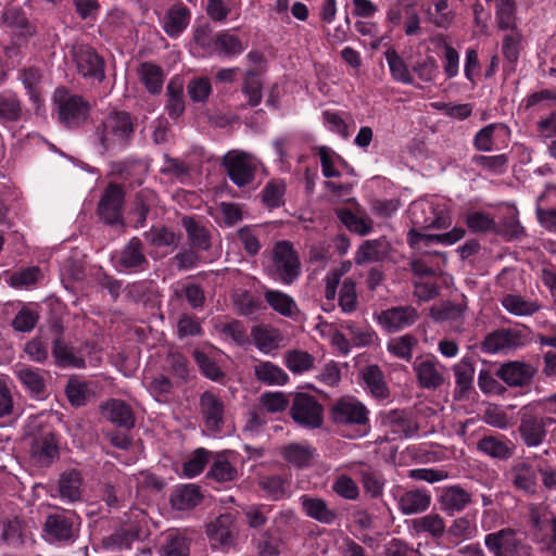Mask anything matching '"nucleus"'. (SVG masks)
I'll list each match as a JSON object with an SVG mask.
<instances>
[{
    "label": "nucleus",
    "instance_id": "56",
    "mask_svg": "<svg viewBox=\"0 0 556 556\" xmlns=\"http://www.w3.org/2000/svg\"><path fill=\"white\" fill-rule=\"evenodd\" d=\"M387 420L393 428L394 432L402 433L405 437L413 435L414 432H416L417 430V426L409 418L406 417L404 410H391L387 416Z\"/></svg>",
    "mask_w": 556,
    "mask_h": 556
},
{
    "label": "nucleus",
    "instance_id": "5",
    "mask_svg": "<svg viewBox=\"0 0 556 556\" xmlns=\"http://www.w3.org/2000/svg\"><path fill=\"white\" fill-rule=\"evenodd\" d=\"M222 164L230 180L238 187L250 185L255 178V160L249 153L230 151L223 157Z\"/></svg>",
    "mask_w": 556,
    "mask_h": 556
},
{
    "label": "nucleus",
    "instance_id": "14",
    "mask_svg": "<svg viewBox=\"0 0 556 556\" xmlns=\"http://www.w3.org/2000/svg\"><path fill=\"white\" fill-rule=\"evenodd\" d=\"M101 415L118 428L130 430L136 425V418L131 407L118 399H110L100 404Z\"/></svg>",
    "mask_w": 556,
    "mask_h": 556
},
{
    "label": "nucleus",
    "instance_id": "30",
    "mask_svg": "<svg viewBox=\"0 0 556 556\" xmlns=\"http://www.w3.org/2000/svg\"><path fill=\"white\" fill-rule=\"evenodd\" d=\"M438 363L431 359H425L414 364L419 384L426 389H438L444 382L442 374L437 368Z\"/></svg>",
    "mask_w": 556,
    "mask_h": 556
},
{
    "label": "nucleus",
    "instance_id": "49",
    "mask_svg": "<svg viewBox=\"0 0 556 556\" xmlns=\"http://www.w3.org/2000/svg\"><path fill=\"white\" fill-rule=\"evenodd\" d=\"M473 533L475 528L466 517L456 518L447 529L445 528L446 539L454 545H457L462 540L472 538Z\"/></svg>",
    "mask_w": 556,
    "mask_h": 556
},
{
    "label": "nucleus",
    "instance_id": "31",
    "mask_svg": "<svg viewBox=\"0 0 556 556\" xmlns=\"http://www.w3.org/2000/svg\"><path fill=\"white\" fill-rule=\"evenodd\" d=\"M388 249L389 244L384 239L367 240L358 248L354 261L357 265L382 261Z\"/></svg>",
    "mask_w": 556,
    "mask_h": 556
},
{
    "label": "nucleus",
    "instance_id": "54",
    "mask_svg": "<svg viewBox=\"0 0 556 556\" xmlns=\"http://www.w3.org/2000/svg\"><path fill=\"white\" fill-rule=\"evenodd\" d=\"M453 371L456 378V384L462 393L471 389L475 368L471 362L464 358L460 363L454 365Z\"/></svg>",
    "mask_w": 556,
    "mask_h": 556
},
{
    "label": "nucleus",
    "instance_id": "60",
    "mask_svg": "<svg viewBox=\"0 0 556 556\" xmlns=\"http://www.w3.org/2000/svg\"><path fill=\"white\" fill-rule=\"evenodd\" d=\"M286 186L282 182L269 181L262 191V201L269 208H276L283 204Z\"/></svg>",
    "mask_w": 556,
    "mask_h": 556
},
{
    "label": "nucleus",
    "instance_id": "42",
    "mask_svg": "<svg viewBox=\"0 0 556 556\" xmlns=\"http://www.w3.org/2000/svg\"><path fill=\"white\" fill-rule=\"evenodd\" d=\"M339 220L352 232L361 236L368 235L372 229V220L369 217H358L350 208L337 210Z\"/></svg>",
    "mask_w": 556,
    "mask_h": 556
},
{
    "label": "nucleus",
    "instance_id": "58",
    "mask_svg": "<svg viewBox=\"0 0 556 556\" xmlns=\"http://www.w3.org/2000/svg\"><path fill=\"white\" fill-rule=\"evenodd\" d=\"M362 484L366 493L372 498H378L382 495L384 479L379 472L370 469L361 471Z\"/></svg>",
    "mask_w": 556,
    "mask_h": 556
},
{
    "label": "nucleus",
    "instance_id": "21",
    "mask_svg": "<svg viewBox=\"0 0 556 556\" xmlns=\"http://www.w3.org/2000/svg\"><path fill=\"white\" fill-rule=\"evenodd\" d=\"M52 330L55 331L56 337L52 341V355L54 363L58 367H74L85 368L86 362L83 357L74 355L72 348L63 340V327L62 325L54 324Z\"/></svg>",
    "mask_w": 556,
    "mask_h": 556
},
{
    "label": "nucleus",
    "instance_id": "12",
    "mask_svg": "<svg viewBox=\"0 0 556 556\" xmlns=\"http://www.w3.org/2000/svg\"><path fill=\"white\" fill-rule=\"evenodd\" d=\"M199 404L206 428L212 432H219L225 422V405L222 399L211 391H204Z\"/></svg>",
    "mask_w": 556,
    "mask_h": 556
},
{
    "label": "nucleus",
    "instance_id": "64",
    "mask_svg": "<svg viewBox=\"0 0 556 556\" xmlns=\"http://www.w3.org/2000/svg\"><path fill=\"white\" fill-rule=\"evenodd\" d=\"M215 47L218 51L224 52L226 55L240 54L244 50L240 39L226 31L216 35Z\"/></svg>",
    "mask_w": 556,
    "mask_h": 556
},
{
    "label": "nucleus",
    "instance_id": "63",
    "mask_svg": "<svg viewBox=\"0 0 556 556\" xmlns=\"http://www.w3.org/2000/svg\"><path fill=\"white\" fill-rule=\"evenodd\" d=\"M463 315V307L459 304L452 302H444L440 306H432L430 308V316L438 323L446 320H456Z\"/></svg>",
    "mask_w": 556,
    "mask_h": 556
},
{
    "label": "nucleus",
    "instance_id": "24",
    "mask_svg": "<svg viewBox=\"0 0 556 556\" xmlns=\"http://www.w3.org/2000/svg\"><path fill=\"white\" fill-rule=\"evenodd\" d=\"M397 503L400 511L409 516L426 511L430 507L431 496L424 489H413L403 492Z\"/></svg>",
    "mask_w": 556,
    "mask_h": 556
},
{
    "label": "nucleus",
    "instance_id": "17",
    "mask_svg": "<svg viewBox=\"0 0 556 556\" xmlns=\"http://www.w3.org/2000/svg\"><path fill=\"white\" fill-rule=\"evenodd\" d=\"M233 520L230 514L218 516L210 522L206 528V535L213 547L229 548L235 544L232 531Z\"/></svg>",
    "mask_w": 556,
    "mask_h": 556
},
{
    "label": "nucleus",
    "instance_id": "36",
    "mask_svg": "<svg viewBox=\"0 0 556 556\" xmlns=\"http://www.w3.org/2000/svg\"><path fill=\"white\" fill-rule=\"evenodd\" d=\"M0 539L8 545L21 546L24 544L25 522L18 517L5 518L1 522Z\"/></svg>",
    "mask_w": 556,
    "mask_h": 556
},
{
    "label": "nucleus",
    "instance_id": "48",
    "mask_svg": "<svg viewBox=\"0 0 556 556\" xmlns=\"http://www.w3.org/2000/svg\"><path fill=\"white\" fill-rule=\"evenodd\" d=\"M265 300L274 311L282 316H292L296 307L291 296L278 290L266 291Z\"/></svg>",
    "mask_w": 556,
    "mask_h": 556
},
{
    "label": "nucleus",
    "instance_id": "43",
    "mask_svg": "<svg viewBox=\"0 0 556 556\" xmlns=\"http://www.w3.org/2000/svg\"><path fill=\"white\" fill-rule=\"evenodd\" d=\"M285 363L293 374H303L314 367L315 357L306 351L294 349L285 353Z\"/></svg>",
    "mask_w": 556,
    "mask_h": 556
},
{
    "label": "nucleus",
    "instance_id": "2",
    "mask_svg": "<svg viewBox=\"0 0 556 556\" xmlns=\"http://www.w3.org/2000/svg\"><path fill=\"white\" fill-rule=\"evenodd\" d=\"M271 254L273 263L267 267V274L283 285L293 283L301 275V262L293 244L287 240L278 241Z\"/></svg>",
    "mask_w": 556,
    "mask_h": 556
},
{
    "label": "nucleus",
    "instance_id": "29",
    "mask_svg": "<svg viewBox=\"0 0 556 556\" xmlns=\"http://www.w3.org/2000/svg\"><path fill=\"white\" fill-rule=\"evenodd\" d=\"M203 495L200 488L195 484H184L175 489L169 497L170 505L178 509L185 510L198 506Z\"/></svg>",
    "mask_w": 556,
    "mask_h": 556
},
{
    "label": "nucleus",
    "instance_id": "25",
    "mask_svg": "<svg viewBox=\"0 0 556 556\" xmlns=\"http://www.w3.org/2000/svg\"><path fill=\"white\" fill-rule=\"evenodd\" d=\"M83 476L77 469H67L60 475L59 494L63 501L74 503L81 497Z\"/></svg>",
    "mask_w": 556,
    "mask_h": 556
},
{
    "label": "nucleus",
    "instance_id": "59",
    "mask_svg": "<svg viewBox=\"0 0 556 556\" xmlns=\"http://www.w3.org/2000/svg\"><path fill=\"white\" fill-rule=\"evenodd\" d=\"M207 460L208 452L203 447L197 448L192 456L184 463V475L188 478L200 475L204 470Z\"/></svg>",
    "mask_w": 556,
    "mask_h": 556
},
{
    "label": "nucleus",
    "instance_id": "13",
    "mask_svg": "<svg viewBox=\"0 0 556 556\" xmlns=\"http://www.w3.org/2000/svg\"><path fill=\"white\" fill-rule=\"evenodd\" d=\"M417 319L418 312L410 305L391 307L378 316L379 324L390 333L414 325Z\"/></svg>",
    "mask_w": 556,
    "mask_h": 556
},
{
    "label": "nucleus",
    "instance_id": "8",
    "mask_svg": "<svg viewBox=\"0 0 556 556\" xmlns=\"http://www.w3.org/2000/svg\"><path fill=\"white\" fill-rule=\"evenodd\" d=\"M125 202V191L123 187L115 182H110L98 204V214L108 225H123L122 208Z\"/></svg>",
    "mask_w": 556,
    "mask_h": 556
},
{
    "label": "nucleus",
    "instance_id": "32",
    "mask_svg": "<svg viewBox=\"0 0 556 556\" xmlns=\"http://www.w3.org/2000/svg\"><path fill=\"white\" fill-rule=\"evenodd\" d=\"M166 110L168 116L177 119L185 112L184 84L181 78L174 77L166 87Z\"/></svg>",
    "mask_w": 556,
    "mask_h": 556
},
{
    "label": "nucleus",
    "instance_id": "7",
    "mask_svg": "<svg viewBox=\"0 0 556 556\" xmlns=\"http://www.w3.org/2000/svg\"><path fill=\"white\" fill-rule=\"evenodd\" d=\"M330 419L338 426H366L368 409L355 399L342 397L331 406Z\"/></svg>",
    "mask_w": 556,
    "mask_h": 556
},
{
    "label": "nucleus",
    "instance_id": "51",
    "mask_svg": "<svg viewBox=\"0 0 556 556\" xmlns=\"http://www.w3.org/2000/svg\"><path fill=\"white\" fill-rule=\"evenodd\" d=\"M515 1L514 0H497L496 2V21L498 28L502 30L515 29Z\"/></svg>",
    "mask_w": 556,
    "mask_h": 556
},
{
    "label": "nucleus",
    "instance_id": "4",
    "mask_svg": "<svg viewBox=\"0 0 556 556\" xmlns=\"http://www.w3.org/2000/svg\"><path fill=\"white\" fill-rule=\"evenodd\" d=\"M289 414L292 420L304 429H318L324 424V407L315 396L308 393L293 394Z\"/></svg>",
    "mask_w": 556,
    "mask_h": 556
},
{
    "label": "nucleus",
    "instance_id": "15",
    "mask_svg": "<svg viewBox=\"0 0 556 556\" xmlns=\"http://www.w3.org/2000/svg\"><path fill=\"white\" fill-rule=\"evenodd\" d=\"M523 336L520 331L515 329H498L484 338L481 349L485 353L494 354L502 350L516 349L523 345Z\"/></svg>",
    "mask_w": 556,
    "mask_h": 556
},
{
    "label": "nucleus",
    "instance_id": "57",
    "mask_svg": "<svg viewBox=\"0 0 556 556\" xmlns=\"http://www.w3.org/2000/svg\"><path fill=\"white\" fill-rule=\"evenodd\" d=\"M144 239L156 248L169 247L178 240L176 235L165 226H153L149 231L143 233Z\"/></svg>",
    "mask_w": 556,
    "mask_h": 556
},
{
    "label": "nucleus",
    "instance_id": "41",
    "mask_svg": "<svg viewBox=\"0 0 556 556\" xmlns=\"http://www.w3.org/2000/svg\"><path fill=\"white\" fill-rule=\"evenodd\" d=\"M414 529L418 533L425 532L438 540L445 534V522L439 514H428L414 520Z\"/></svg>",
    "mask_w": 556,
    "mask_h": 556
},
{
    "label": "nucleus",
    "instance_id": "38",
    "mask_svg": "<svg viewBox=\"0 0 556 556\" xmlns=\"http://www.w3.org/2000/svg\"><path fill=\"white\" fill-rule=\"evenodd\" d=\"M314 454L313 447L300 443H290L281 450L282 457L298 468L309 466Z\"/></svg>",
    "mask_w": 556,
    "mask_h": 556
},
{
    "label": "nucleus",
    "instance_id": "55",
    "mask_svg": "<svg viewBox=\"0 0 556 556\" xmlns=\"http://www.w3.org/2000/svg\"><path fill=\"white\" fill-rule=\"evenodd\" d=\"M260 404L266 412L276 414L286 410L290 400L283 392H265L260 396Z\"/></svg>",
    "mask_w": 556,
    "mask_h": 556
},
{
    "label": "nucleus",
    "instance_id": "52",
    "mask_svg": "<svg viewBox=\"0 0 556 556\" xmlns=\"http://www.w3.org/2000/svg\"><path fill=\"white\" fill-rule=\"evenodd\" d=\"M42 73L40 68L36 66H29L25 67L21 72V80L27 90V93L30 98V100L35 103H38L40 101V94L38 91V86L41 81Z\"/></svg>",
    "mask_w": 556,
    "mask_h": 556
},
{
    "label": "nucleus",
    "instance_id": "22",
    "mask_svg": "<svg viewBox=\"0 0 556 556\" xmlns=\"http://www.w3.org/2000/svg\"><path fill=\"white\" fill-rule=\"evenodd\" d=\"M181 225L186 230L190 248L198 251H208L212 248L211 231L193 216H184Z\"/></svg>",
    "mask_w": 556,
    "mask_h": 556
},
{
    "label": "nucleus",
    "instance_id": "40",
    "mask_svg": "<svg viewBox=\"0 0 556 556\" xmlns=\"http://www.w3.org/2000/svg\"><path fill=\"white\" fill-rule=\"evenodd\" d=\"M21 100L16 94H0V121L3 123H16L24 116Z\"/></svg>",
    "mask_w": 556,
    "mask_h": 556
},
{
    "label": "nucleus",
    "instance_id": "34",
    "mask_svg": "<svg viewBox=\"0 0 556 556\" xmlns=\"http://www.w3.org/2000/svg\"><path fill=\"white\" fill-rule=\"evenodd\" d=\"M494 233L503 237L505 240H517L526 235L525 227L520 224L517 210L510 211L496 223Z\"/></svg>",
    "mask_w": 556,
    "mask_h": 556
},
{
    "label": "nucleus",
    "instance_id": "9",
    "mask_svg": "<svg viewBox=\"0 0 556 556\" xmlns=\"http://www.w3.org/2000/svg\"><path fill=\"white\" fill-rule=\"evenodd\" d=\"M553 424H556V420L552 417L522 412L518 432L526 446L536 447L544 442L547 434L546 428Z\"/></svg>",
    "mask_w": 556,
    "mask_h": 556
},
{
    "label": "nucleus",
    "instance_id": "10",
    "mask_svg": "<svg viewBox=\"0 0 556 556\" xmlns=\"http://www.w3.org/2000/svg\"><path fill=\"white\" fill-rule=\"evenodd\" d=\"M536 372V368L528 363L509 361L500 366L496 376L509 387L526 388L533 382Z\"/></svg>",
    "mask_w": 556,
    "mask_h": 556
},
{
    "label": "nucleus",
    "instance_id": "3",
    "mask_svg": "<svg viewBox=\"0 0 556 556\" xmlns=\"http://www.w3.org/2000/svg\"><path fill=\"white\" fill-rule=\"evenodd\" d=\"M53 101L56 106L59 121L67 128L75 129L83 126L90 113V104L81 96L71 94L70 91L56 88Z\"/></svg>",
    "mask_w": 556,
    "mask_h": 556
},
{
    "label": "nucleus",
    "instance_id": "35",
    "mask_svg": "<svg viewBox=\"0 0 556 556\" xmlns=\"http://www.w3.org/2000/svg\"><path fill=\"white\" fill-rule=\"evenodd\" d=\"M255 378L267 386H283L289 376L278 365L271 362H261L254 366Z\"/></svg>",
    "mask_w": 556,
    "mask_h": 556
},
{
    "label": "nucleus",
    "instance_id": "6",
    "mask_svg": "<svg viewBox=\"0 0 556 556\" xmlns=\"http://www.w3.org/2000/svg\"><path fill=\"white\" fill-rule=\"evenodd\" d=\"M30 456L40 466L48 467L59 458L60 448L55 432L50 428H40L30 432Z\"/></svg>",
    "mask_w": 556,
    "mask_h": 556
},
{
    "label": "nucleus",
    "instance_id": "46",
    "mask_svg": "<svg viewBox=\"0 0 556 556\" xmlns=\"http://www.w3.org/2000/svg\"><path fill=\"white\" fill-rule=\"evenodd\" d=\"M386 60L388 62L392 77L404 84H412L413 77L408 72V68L404 60L399 55L394 48H389L384 52Z\"/></svg>",
    "mask_w": 556,
    "mask_h": 556
},
{
    "label": "nucleus",
    "instance_id": "39",
    "mask_svg": "<svg viewBox=\"0 0 556 556\" xmlns=\"http://www.w3.org/2000/svg\"><path fill=\"white\" fill-rule=\"evenodd\" d=\"M16 377L34 396H41L46 392V380L39 369L22 367L15 370Z\"/></svg>",
    "mask_w": 556,
    "mask_h": 556
},
{
    "label": "nucleus",
    "instance_id": "61",
    "mask_svg": "<svg viewBox=\"0 0 556 556\" xmlns=\"http://www.w3.org/2000/svg\"><path fill=\"white\" fill-rule=\"evenodd\" d=\"M503 306L514 315H532L539 309V305L525 301L519 295L509 294L504 298Z\"/></svg>",
    "mask_w": 556,
    "mask_h": 556
},
{
    "label": "nucleus",
    "instance_id": "50",
    "mask_svg": "<svg viewBox=\"0 0 556 556\" xmlns=\"http://www.w3.org/2000/svg\"><path fill=\"white\" fill-rule=\"evenodd\" d=\"M418 344V340L413 334H404L391 339L388 342V351L399 358L410 361L413 349Z\"/></svg>",
    "mask_w": 556,
    "mask_h": 556
},
{
    "label": "nucleus",
    "instance_id": "16",
    "mask_svg": "<svg viewBox=\"0 0 556 556\" xmlns=\"http://www.w3.org/2000/svg\"><path fill=\"white\" fill-rule=\"evenodd\" d=\"M43 532L53 542H71L75 539L73 517L64 514H50L43 523Z\"/></svg>",
    "mask_w": 556,
    "mask_h": 556
},
{
    "label": "nucleus",
    "instance_id": "20",
    "mask_svg": "<svg viewBox=\"0 0 556 556\" xmlns=\"http://www.w3.org/2000/svg\"><path fill=\"white\" fill-rule=\"evenodd\" d=\"M1 25L9 29L13 36L29 38L36 34L35 26L29 23L25 12L21 8H5L0 18Z\"/></svg>",
    "mask_w": 556,
    "mask_h": 556
},
{
    "label": "nucleus",
    "instance_id": "44",
    "mask_svg": "<svg viewBox=\"0 0 556 556\" xmlns=\"http://www.w3.org/2000/svg\"><path fill=\"white\" fill-rule=\"evenodd\" d=\"M363 379L374 396L382 399L388 396L383 374L378 365L367 366L363 370Z\"/></svg>",
    "mask_w": 556,
    "mask_h": 556
},
{
    "label": "nucleus",
    "instance_id": "33",
    "mask_svg": "<svg viewBox=\"0 0 556 556\" xmlns=\"http://www.w3.org/2000/svg\"><path fill=\"white\" fill-rule=\"evenodd\" d=\"M138 75L150 93L159 94L162 91L164 75L161 66L151 62H143L138 67Z\"/></svg>",
    "mask_w": 556,
    "mask_h": 556
},
{
    "label": "nucleus",
    "instance_id": "53",
    "mask_svg": "<svg viewBox=\"0 0 556 556\" xmlns=\"http://www.w3.org/2000/svg\"><path fill=\"white\" fill-rule=\"evenodd\" d=\"M287 480L277 475L264 476L260 479V488L270 497L273 501L282 498L286 494Z\"/></svg>",
    "mask_w": 556,
    "mask_h": 556
},
{
    "label": "nucleus",
    "instance_id": "45",
    "mask_svg": "<svg viewBox=\"0 0 556 556\" xmlns=\"http://www.w3.org/2000/svg\"><path fill=\"white\" fill-rule=\"evenodd\" d=\"M514 532L509 529H503L485 536L484 543L489 551L495 556H506L505 552L513 545Z\"/></svg>",
    "mask_w": 556,
    "mask_h": 556
},
{
    "label": "nucleus",
    "instance_id": "28",
    "mask_svg": "<svg viewBox=\"0 0 556 556\" xmlns=\"http://www.w3.org/2000/svg\"><path fill=\"white\" fill-rule=\"evenodd\" d=\"M251 337L255 346L263 353H269L278 349L282 341L280 331L266 325L253 326Z\"/></svg>",
    "mask_w": 556,
    "mask_h": 556
},
{
    "label": "nucleus",
    "instance_id": "18",
    "mask_svg": "<svg viewBox=\"0 0 556 556\" xmlns=\"http://www.w3.org/2000/svg\"><path fill=\"white\" fill-rule=\"evenodd\" d=\"M117 265L130 271L144 270L149 265L144 247L138 237H132L121 250Z\"/></svg>",
    "mask_w": 556,
    "mask_h": 556
},
{
    "label": "nucleus",
    "instance_id": "1",
    "mask_svg": "<svg viewBox=\"0 0 556 556\" xmlns=\"http://www.w3.org/2000/svg\"><path fill=\"white\" fill-rule=\"evenodd\" d=\"M135 132L129 113L114 111L96 129V137L101 146V153L112 150L115 146L127 147Z\"/></svg>",
    "mask_w": 556,
    "mask_h": 556
},
{
    "label": "nucleus",
    "instance_id": "62",
    "mask_svg": "<svg viewBox=\"0 0 556 556\" xmlns=\"http://www.w3.org/2000/svg\"><path fill=\"white\" fill-rule=\"evenodd\" d=\"M466 224L472 232H494L495 229V220L485 212L468 214Z\"/></svg>",
    "mask_w": 556,
    "mask_h": 556
},
{
    "label": "nucleus",
    "instance_id": "37",
    "mask_svg": "<svg viewBox=\"0 0 556 556\" xmlns=\"http://www.w3.org/2000/svg\"><path fill=\"white\" fill-rule=\"evenodd\" d=\"M192 357L199 367L200 372L207 379L220 382L225 379L226 374L220 368V366L216 363L214 358H212L204 351L199 349H194L192 351Z\"/></svg>",
    "mask_w": 556,
    "mask_h": 556
},
{
    "label": "nucleus",
    "instance_id": "19",
    "mask_svg": "<svg viewBox=\"0 0 556 556\" xmlns=\"http://www.w3.org/2000/svg\"><path fill=\"white\" fill-rule=\"evenodd\" d=\"M300 503L304 514L321 525L329 526L338 519L337 510L329 507L321 497L304 494L300 497Z\"/></svg>",
    "mask_w": 556,
    "mask_h": 556
},
{
    "label": "nucleus",
    "instance_id": "26",
    "mask_svg": "<svg viewBox=\"0 0 556 556\" xmlns=\"http://www.w3.org/2000/svg\"><path fill=\"white\" fill-rule=\"evenodd\" d=\"M477 447L483 454L500 460H507L515 453V445L511 441H504L493 435L481 438L477 443Z\"/></svg>",
    "mask_w": 556,
    "mask_h": 556
},
{
    "label": "nucleus",
    "instance_id": "47",
    "mask_svg": "<svg viewBox=\"0 0 556 556\" xmlns=\"http://www.w3.org/2000/svg\"><path fill=\"white\" fill-rule=\"evenodd\" d=\"M188 22V9H172L165 18L164 31L170 37H177L187 27Z\"/></svg>",
    "mask_w": 556,
    "mask_h": 556
},
{
    "label": "nucleus",
    "instance_id": "23",
    "mask_svg": "<svg viewBox=\"0 0 556 556\" xmlns=\"http://www.w3.org/2000/svg\"><path fill=\"white\" fill-rule=\"evenodd\" d=\"M513 485L527 493L535 494L538 478L535 468L525 460H516L510 469Z\"/></svg>",
    "mask_w": 556,
    "mask_h": 556
},
{
    "label": "nucleus",
    "instance_id": "27",
    "mask_svg": "<svg viewBox=\"0 0 556 556\" xmlns=\"http://www.w3.org/2000/svg\"><path fill=\"white\" fill-rule=\"evenodd\" d=\"M439 502L441 508L452 515L463 510L471 502V494L459 485H453L442 490Z\"/></svg>",
    "mask_w": 556,
    "mask_h": 556
},
{
    "label": "nucleus",
    "instance_id": "11",
    "mask_svg": "<svg viewBox=\"0 0 556 556\" xmlns=\"http://www.w3.org/2000/svg\"><path fill=\"white\" fill-rule=\"evenodd\" d=\"M74 59L78 73L84 77L93 78L99 83L105 79L104 59L93 48L88 46L78 48L74 52Z\"/></svg>",
    "mask_w": 556,
    "mask_h": 556
}]
</instances>
